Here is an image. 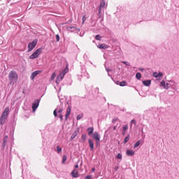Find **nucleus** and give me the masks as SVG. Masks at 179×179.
I'll return each instance as SVG.
<instances>
[{
	"label": "nucleus",
	"instance_id": "2eb2a0df",
	"mask_svg": "<svg viewBox=\"0 0 179 179\" xmlns=\"http://www.w3.org/2000/svg\"><path fill=\"white\" fill-rule=\"evenodd\" d=\"M126 155H127V156L132 157V156H134V155H135V151H134L132 150H127L126 151Z\"/></svg>",
	"mask_w": 179,
	"mask_h": 179
},
{
	"label": "nucleus",
	"instance_id": "a19ab883",
	"mask_svg": "<svg viewBox=\"0 0 179 179\" xmlns=\"http://www.w3.org/2000/svg\"><path fill=\"white\" fill-rule=\"evenodd\" d=\"M55 76H57L55 75V73H54L52 76H51V80H54L55 79Z\"/></svg>",
	"mask_w": 179,
	"mask_h": 179
},
{
	"label": "nucleus",
	"instance_id": "a878e982",
	"mask_svg": "<svg viewBox=\"0 0 179 179\" xmlns=\"http://www.w3.org/2000/svg\"><path fill=\"white\" fill-rule=\"evenodd\" d=\"M117 85H120V86L124 87V86H127V83L126 81H122L120 83L117 82Z\"/></svg>",
	"mask_w": 179,
	"mask_h": 179
},
{
	"label": "nucleus",
	"instance_id": "cd10ccee",
	"mask_svg": "<svg viewBox=\"0 0 179 179\" xmlns=\"http://www.w3.org/2000/svg\"><path fill=\"white\" fill-rule=\"evenodd\" d=\"M78 136V131H74L73 134L71 136V139H75Z\"/></svg>",
	"mask_w": 179,
	"mask_h": 179
},
{
	"label": "nucleus",
	"instance_id": "6e6d98bb",
	"mask_svg": "<svg viewBox=\"0 0 179 179\" xmlns=\"http://www.w3.org/2000/svg\"><path fill=\"white\" fill-rule=\"evenodd\" d=\"M115 121H117V120L113 119V120H112V122H115Z\"/></svg>",
	"mask_w": 179,
	"mask_h": 179
},
{
	"label": "nucleus",
	"instance_id": "b1692460",
	"mask_svg": "<svg viewBox=\"0 0 179 179\" xmlns=\"http://www.w3.org/2000/svg\"><path fill=\"white\" fill-rule=\"evenodd\" d=\"M142 142V140L138 141L134 145V148L136 149V148H138Z\"/></svg>",
	"mask_w": 179,
	"mask_h": 179
},
{
	"label": "nucleus",
	"instance_id": "8fccbe9b",
	"mask_svg": "<svg viewBox=\"0 0 179 179\" xmlns=\"http://www.w3.org/2000/svg\"><path fill=\"white\" fill-rule=\"evenodd\" d=\"M139 71H141V72H143V71H145V69H139Z\"/></svg>",
	"mask_w": 179,
	"mask_h": 179
},
{
	"label": "nucleus",
	"instance_id": "6ab92c4d",
	"mask_svg": "<svg viewBox=\"0 0 179 179\" xmlns=\"http://www.w3.org/2000/svg\"><path fill=\"white\" fill-rule=\"evenodd\" d=\"M59 100L60 101V106H64V101H65V96H59Z\"/></svg>",
	"mask_w": 179,
	"mask_h": 179
},
{
	"label": "nucleus",
	"instance_id": "aec40b11",
	"mask_svg": "<svg viewBox=\"0 0 179 179\" xmlns=\"http://www.w3.org/2000/svg\"><path fill=\"white\" fill-rule=\"evenodd\" d=\"M167 89H171L173 93H176V92H177V84L175 85L169 86L167 87Z\"/></svg>",
	"mask_w": 179,
	"mask_h": 179
},
{
	"label": "nucleus",
	"instance_id": "5fc2aeb1",
	"mask_svg": "<svg viewBox=\"0 0 179 179\" xmlns=\"http://www.w3.org/2000/svg\"><path fill=\"white\" fill-rule=\"evenodd\" d=\"M117 129V126L113 127V131H115Z\"/></svg>",
	"mask_w": 179,
	"mask_h": 179
},
{
	"label": "nucleus",
	"instance_id": "09e8293b",
	"mask_svg": "<svg viewBox=\"0 0 179 179\" xmlns=\"http://www.w3.org/2000/svg\"><path fill=\"white\" fill-rule=\"evenodd\" d=\"M83 58L84 59L87 58V55L85 54L84 56H83Z\"/></svg>",
	"mask_w": 179,
	"mask_h": 179
},
{
	"label": "nucleus",
	"instance_id": "58836bf2",
	"mask_svg": "<svg viewBox=\"0 0 179 179\" xmlns=\"http://www.w3.org/2000/svg\"><path fill=\"white\" fill-rule=\"evenodd\" d=\"M170 87V83L169 81L166 83H165V89L168 90L167 88Z\"/></svg>",
	"mask_w": 179,
	"mask_h": 179
},
{
	"label": "nucleus",
	"instance_id": "bf43d9fd",
	"mask_svg": "<svg viewBox=\"0 0 179 179\" xmlns=\"http://www.w3.org/2000/svg\"><path fill=\"white\" fill-rule=\"evenodd\" d=\"M8 1H10V0H8Z\"/></svg>",
	"mask_w": 179,
	"mask_h": 179
},
{
	"label": "nucleus",
	"instance_id": "4468645a",
	"mask_svg": "<svg viewBox=\"0 0 179 179\" xmlns=\"http://www.w3.org/2000/svg\"><path fill=\"white\" fill-rule=\"evenodd\" d=\"M71 174L72 177H73V178H78L79 177V172H78V171L73 170V171H71Z\"/></svg>",
	"mask_w": 179,
	"mask_h": 179
},
{
	"label": "nucleus",
	"instance_id": "6e6552de",
	"mask_svg": "<svg viewBox=\"0 0 179 179\" xmlns=\"http://www.w3.org/2000/svg\"><path fill=\"white\" fill-rule=\"evenodd\" d=\"M92 138L95 141L96 145H99V142H100V134L97 131H94V133L92 134Z\"/></svg>",
	"mask_w": 179,
	"mask_h": 179
},
{
	"label": "nucleus",
	"instance_id": "dca6fc26",
	"mask_svg": "<svg viewBox=\"0 0 179 179\" xmlns=\"http://www.w3.org/2000/svg\"><path fill=\"white\" fill-rule=\"evenodd\" d=\"M87 132H88V135L89 136H92V135H93V132H94V128L93 127H89L87 129Z\"/></svg>",
	"mask_w": 179,
	"mask_h": 179
},
{
	"label": "nucleus",
	"instance_id": "de8ad7c7",
	"mask_svg": "<svg viewBox=\"0 0 179 179\" xmlns=\"http://www.w3.org/2000/svg\"><path fill=\"white\" fill-rule=\"evenodd\" d=\"M92 173H94V171H96V168H92Z\"/></svg>",
	"mask_w": 179,
	"mask_h": 179
},
{
	"label": "nucleus",
	"instance_id": "473e14b6",
	"mask_svg": "<svg viewBox=\"0 0 179 179\" xmlns=\"http://www.w3.org/2000/svg\"><path fill=\"white\" fill-rule=\"evenodd\" d=\"M57 152L59 155L61 153V152H62V148L59 145L57 146Z\"/></svg>",
	"mask_w": 179,
	"mask_h": 179
},
{
	"label": "nucleus",
	"instance_id": "7c9ffc66",
	"mask_svg": "<svg viewBox=\"0 0 179 179\" xmlns=\"http://www.w3.org/2000/svg\"><path fill=\"white\" fill-rule=\"evenodd\" d=\"M116 159H118L119 160H122V154L118 153L116 156Z\"/></svg>",
	"mask_w": 179,
	"mask_h": 179
},
{
	"label": "nucleus",
	"instance_id": "2f4dec72",
	"mask_svg": "<svg viewBox=\"0 0 179 179\" xmlns=\"http://www.w3.org/2000/svg\"><path fill=\"white\" fill-rule=\"evenodd\" d=\"M177 85V83H176V81H174V80H171L169 81V86H174V85Z\"/></svg>",
	"mask_w": 179,
	"mask_h": 179
},
{
	"label": "nucleus",
	"instance_id": "13d9d810",
	"mask_svg": "<svg viewBox=\"0 0 179 179\" xmlns=\"http://www.w3.org/2000/svg\"><path fill=\"white\" fill-rule=\"evenodd\" d=\"M108 76H110V73H108Z\"/></svg>",
	"mask_w": 179,
	"mask_h": 179
},
{
	"label": "nucleus",
	"instance_id": "3c124183",
	"mask_svg": "<svg viewBox=\"0 0 179 179\" xmlns=\"http://www.w3.org/2000/svg\"><path fill=\"white\" fill-rule=\"evenodd\" d=\"M75 169H79V165L78 164L75 165Z\"/></svg>",
	"mask_w": 179,
	"mask_h": 179
},
{
	"label": "nucleus",
	"instance_id": "5701e85b",
	"mask_svg": "<svg viewBox=\"0 0 179 179\" xmlns=\"http://www.w3.org/2000/svg\"><path fill=\"white\" fill-rule=\"evenodd\" d=\"M129 138H130V135L128 134L124 139L123 141V143H128V142L129 141Z\"/></svg>",
	"mask_w": 179,
	"mask_h": 179
},
{
	"label": "nucleus",
	"instance_id": "bb28decb",
	"mask_svg": "<svg viewBox=\"0 0 179 179\" xmlns=\"http://www.w3.org/2000/svg\"><path fill=\"white\" fill-rule=\"evenodd\" d=\"M136 125V120H135V119H133L132 120H131L130 122V128H132V125Z\"/></svg>",
	"mask_w": 179,
	"mask_h": 179
},
{
	"label": "nucleus",
	"instance_id": "e433bc0d",
	"mask_svg": "<svg viewBox=\"0 0 179 179\" xmlns=\"http://www.w3.org/2000/svg\"><path fill=\"white\" fill-rule=\"evenodd\" d=\"M160 85L166 88V82L164 80L161 81Z\"/></svg>",
	"mask_w": 179,
	"mask_h": 179
},
{
	"label": "nucleus",
	"instance_id": "ea45409f",
	"mask_svg": "<svg viewBox=\"0 0 179 179\" xmlns=\"http://www.w3.org/2000/svg\"><path fill=\"white\" fill-rule=\"evenodd\" d=\"M59 118L60 119V121H63L64 120V115L62 114H59Z\"/></svg>",
	"mask_w": 179,
	"mask_h": 179
},
{
	"label": "nucleus",
	"instance_id": "a18cd8bd",
	"mask_svg": "<svg viewBox=\"0 0 179 179\" xmlns=\"http://www.w3.org/2000/svg\"><path fill=\"white\" fill-rule=\"evenodd\" d=\"M82 20H83V23L86 22V16H83Z\"/></svg>",
	"mask_w": 179,
	"mask_h": 179
},
{
	"label": "nucleus",
	"instance_id": "f3484780",
	"mask_svg": "<svg viewBox=\"0 0 179 179\" xmlns=\"http://www.w3.org/2000/svg\"><path fill=\"white\" fill-rule=\"evenodd\" d=\"M127 129H128V124L124 125L123 127H122V135L123 136H124Z\"/></svg>",
	"mask_w": 179,
	"mask_h": 179
},
{
	"label": "nucleus",
	"instance_id": "9b49d317",
	"mask_svg": "<svg viewBox=\"0 0 179 179\" xmlns=\"http://www.w3.org/2000/svg\"><path fill=\"white\" fill-rule=\"evenodd\" d=\"M88 143H89L90 149L91 152H92V150H94V143L93 142V140H92L91 138L88 139Z\"/></svg>",
	"mask_w": 179,
	"mask_h": 179
},
{
	"label": "nucleus",
	"instance_id": "49530a36",
	"mask_svg": "<svg viewBox=\"0 0 179 179\" xmlns=\"http://www.w3.org/2000/svg\"><path fill=\"white\" fill-rule=\"evenodd\" d=\"M85 179H92V176L89 175V176H87Z\"/></svg>",
	"mask_w": 179,
	"mask_h": 179
},
{
	"label": "nucleus",
	"instance_id": "9d476101",
	"mask_svg": "<svg viewBox=\"0 0 179 179\" xmlns=\"http://www.w3.org/2000/svg\"><path fill=\"white\" fill-rule=\"evenodd\" d=\"M71 105H69L68 108H66V112L65 115V121H68V118H69V115H71Z\"/></svg>",
	"mask_w": 179,
	"mask_h": 179
},
{
	"label": "nucleus",
	"instance_id": "c756f323",
	"mask_svg": "<svg viewBox=\"0 0 179 179\" xmlns=\"http://www.w3.org/2000/svg\"><path fill=\"white\" fill-rule=\"evenodd\" d=\"M66 160H68V157H66V155H63V157H62V164H65V162H66Z\"/></svg>",
	"mask_w": 179,
	"mask_h": 179
},
{
	"label": "nucleus",
	"instance_id": "4d7b16f0",
	"mask_svg": "<svg viewBox=\"0 0 179 179\" xmlns=\"http://www.w3.org/2000/svg\"><path fill=\"white\" fill-rule=\"evenodd\" d=\"M13 131H15V128L13 127Z\"/></svg>",
	"mask_w": 179,
	"mask_h": 179
},
{
	"label": "nucleus",
	"instance_id": "412c9836",
	"mask_svg": "<svg viewBox=\"0 0 179 179\" xmlns=\"http://www.w3.org/2000/svg\"><path fill=\"white\" fill-rule=\"evenodd\" d=\"M66 30L71 33H75V27H67Z\"/></svg>",
	"mask_w": 179,
	"mask_h": 179
},
{
	"label": "nucleus",
	"instance_id": "4be33fe9",
	"mask_svg": "<svg viewBox=\"0 0 179 179\" xmlns=\"http://www.w3.org/2000/svg\"><path fill=\"white\" fill-rule=\"evenodd\" d=\"M101 8H106V1L101 0L99 9H101Z\"/></svg>",
	"mask_w": 179,
	"mask_h": 179
},
{
	"label": "nucleus",
	"instance_id": "20e7f679",
	"mask_svg": "<svg viewBox=\"0 0 179 179\" xmlns=\"http://www.w3.org/2000/svg\"><path fill=\"white\" fill-rule=\"evenodd\" d=\"M43 48H38L36 51L33 52L32 55L29 56V59H36V58H38L40 55H41V52H43Z\"/></svg>",
	"mask_w": 179,
	"mask_h": 179
},
{
	"label": "nucleus",
	"instance_id": "f257e3e1",
	"mask_svg": "<svg viewBox=\"0 0 179 179\" xmlns=\"http://www.w3.org/2000/svg\"><path fill=\"white\" fill-rule=\"evenodd\" d=\"M8 115H9V107L6 108L2 113L1 116L0 117V125L2 126L6 122Z\"/></svg>",
	"mask_w": 179,
	"mask_h": 179
},
{
	"label": "nucleus",
	"instance_id": "c85d7f7f",
	"mask_svg": "<svg viewBox=\"0 0 179 179\" xmlns=\"http://www.w3.org/2000/svg\"><path fill=\"white\" fill-rule=\"evenodd\" d=\"M83 118V113H80L77 115L76 120L77 121H79V120H82Z\"/></svg>",
	"mask_w": 179,
	"mask_h": 179
},
{
	"label": "nucleus",
	"instance_id": "393cba45",
	"mask_svg": "<svg viewBox=\"0 0 179 179\" xmlns=\"http://www.w3.org/2000/svg\"><path fill=\"white\" fill-rule=\"evenodd\" d=\"M136 78L138 80H141V78H142V74L141 73H136Z\"/></svg>",
	"mask_w": 179,
	"mask_h": 179
},
{
	"label": "nucleus",
	"instance_id": "f704fd0d",
	"mask_svg": "<svg viewBox=\"0 0 179 179\" xmlns=\"http://www.w3.org/2000/svg\"><path fill=\"white\" fill-rule=\"evenodd\" d=\"M95 39L97 40L98 41H101V36H100L99 34L96 35Z\"/></svg>",
	"mask_w": 179,
	"mask_h": 179
},
{
	"label": "nucleus",
	"instance_id": "423d86ee",
	"mask_svg": "<svg viewBox=\"0 0 179 179\" xmlns=\"http://www.w3.org/2000/svg\"><path fill=\"white\" fill-rule=\"evenodd\" d=\"M62 111H64V106L58 105L57 106V108H55L53 111V115L55 117H58V114H62Z\"/></svg>",
	"mask_w": 179,
	"mask_h": 179
},
{
	"label": "nucleus",
	"instance_id": "39448f33",
	"mask_svg": "<svg viewBox=\"0 0 179 179\" xmlns=\"http://www.w3.org/2000/svg\"><path fill=\"white\" fill-rule=\"evenodd\" d=\"M37 43H38V39L36 38L32 42L28 43V52H31L36 48Z\"/></svg>",
	"mask_w": 179,
	"mask_h": 179
},
{
	"label": "nucleus",
	"instance_id": "37998d69",
	"mask_svg": "<svg viewBox=\"0 0 179 179\" xmlns=\"http://www.w3.org/2000/svg\"><path fill=\"white\" fill-rule=\"evenodd\" d=\"M158 77H159V78H163V73L159 72V73H158Z\"/></svg>",
	"mask_w": 179,
	"mask_h": 179
},
{
	"label": "nucleus",
	"instance_id": "79ce46f5",
	"mask_svg": "<svg viewBox=\"0 0 179 179\" xmlns=\"http://www.w3.org/2000/svg\"><path fill=\"white\" fill-rule=\"evenodd\" d=\"M56 41H57V43H59V34L56 35Z\"/></svg>",
	"mask_w": 179,
	"mask_h": 179
},
{
	"label": "nucleus",
	"instance_id": "72a5a7b5",
	"mask_svg": "<svg viewBox=\"0 0 179 179\" xmlns=\"http://www.w3.org/2000/svg\"><path fill=\"white\" fill-rule=\"evenodd\" d=\"M86 139H87V136H86V134H83V135L81 136V141H82V142H85V141H86Z\"/></svg>",
	"mask_w": 179,
	"mask_h": 179
},
{
	"label": "nucleus",
	"instance_id": "a211bd4d",
	"mask_svg": "<svg viewBox=\"0 0 179 179\" xmlns=\"http://www.w3.org/2000/svg\"><path fill=\"white\" fill-rule=\"evenodd\" d=\"M151 84H152V80H146L143 81V85H144V86L148 87Z\"/></svg>",
	"mask_w": 179,
	"mask_h": 179
},
{
	"label": "nucleus",
	"instance_id": "f03ea898",
	"mask_svg": "<svg viewBox=\"0 0 179 179\" xmlns=\"http://www.w3.org/2000/svg\"><path fill=\"white\" fill-rule=\"evenodd\" d=\"M8 79L10 80V83L13 85L17 81L18 79V76H17V73H16V71H10L9 74H8Z\"/></svg>",
	"mask_w": 179,
	"mask_h": 179
},
{
	"label": "nucleus",
	"instance_id": "864d4df0",
	"mask_svg": "<svg viewBox=\"0 0 179 179\" xmlns=\"http://www.w3.org/2000/svg\"><path fill=\"white\" fill-rule=\"evenodd\" d=\"M106 72H110V69H107V68L106 67Z\"/></svg>",
	"mask_w": 179,
	"mask_h": 179
},
{
	"label": "nucleus",
	"instance_id": "4c0bfd02",
	"mask_svg": "<svg viewBox=\"0 0 179 179\" xmlns=\"http://www.w3.org/2000/svg\"><path fill=\"white\" fill-rule=\"evenodd\" d=\"M153 76H154V78H159V73L154 72L153 73Z\"/></svg>",
	"mask_w": 179,
	"mask_h": 179
},
{
	"label": "nucleus",
	"instance_id": "1a4fd4ad",
	"mask_svg": "<svg viewBox=\"0 0 179 179\" xmlns=\"http://www.w3.org/2000/svg\"><path fill=\"white\" fill-rule=\"evenodd\" d=\"M43 73V71L41 70H38L32 72L30 76L31 80H34V78H36V76H37V75H40V73Z\"/></svg>",
	"mask_w": 179,
	"mask_h": 179
},
{
	"label": "nucleus",
	"instance_id": "f8f14e48",
	"mask_svg": "<svg viewBox=\"0 0 179 179\" xmlns=\"http://www.w3.org/2000/svg\"><path fill=\"white\" fill-rule=\"evenodd\" d=\"M7 143H8V136H5L3 138V143L1 144V148L3 150V149H5Z\"/></svg>",
	"mask_w": 179,
	"mask_h": 179
},
{
	"label": "nucleus",
	"instance_id": "0eeeda50",
	"mask_svg": "<svg viewBox=\"0 0 179 179\" xmlns=\"http://www.w3.org/2000/svg\"><path fill=\"white\" fill-rule=\"evenodd\" d=\"M38 106H40V99H36L32 103V111L35 113L37 108H38Z\"/></svg>",
	"mask_w": 179,
	"mask_h": 179
},
{
	"label": "nucleus",
	"instance_id": "7ed1b4c3",
	"mask_svg": "<svg viewBox=\"0 0 179 179\" xmlns=\"http://www.w3.org/2000/svg\"><path fill=\"white\" fill-rule=\"evenodd\" d=\"M68 67H66L60 73L59 76H57V79H56V83L59 85L60 83L61 80L65 78V75L68 73Z\"/></svg>",
	"mask_w": 179,
	"mask_h": 179
},
{
	"label": "nucleus",
	"instance_id": "c9c22d12",
	"mask_svg": "<svg viewBox=\"0 0 179 179\" xmlns=\"http://www.w3.org/2000/svg\"><path fill=\"white\" fill-rule=\"evenodd\" d=\"M98 19H101V8H99Z\"/></svg>",
	"mask_w": 179,
	"mask_h": 179
},
{
	"label": "nucleus",
	"instance_id": "c03bdc74",
	"mask_svg": "<svg viewBox=\"0 0 179 179\" xmlns=\"http://www.w3.org/2000/svg\"><path fill=\"white\" fill-rule=\"evenodd\" d=\"M75 31H80V29L75 27V28H74V32H75Z\"/></svg>",
	"mask_w": 179,
	"mask_h": 179
},
{
	"label": "nucleus",
	"instance_id": "603ef678",
	"mask_svg": "<svg viewBox=\"0 0 179 179\" xmlns=\"http://www.w3.org/2000/svg\"><path fill=\"white\" fill-rule=\"evenodd\" d=\"M123 64H124L125 65H129L128 62H123Z\"/></svg>",
	"mask_w": 179,
	"mask_h": 179
},
{
	"label": "nucleus",
	"instance_id": "ddd939ff",
	"mask_svg": "<svg viewBox=\"0 0 179 179\" xmlns=\"http://www.w3.org/2000/svg\"><path fill=\"white\" fill-rule=\"evenodd\" d=\"M97 48H99V50H107V48H108V46L105 43H102L99 45Z\"/></svg>",
	"mask_w": 179,
	"mask_h": 179
}]
</instances>
